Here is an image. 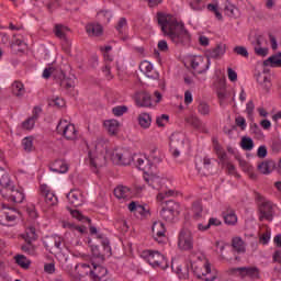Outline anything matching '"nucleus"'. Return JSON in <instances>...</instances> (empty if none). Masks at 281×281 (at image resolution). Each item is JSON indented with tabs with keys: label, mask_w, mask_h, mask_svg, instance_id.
<instances>
[{
	"label": "nucleus",
	"mask_w": 281,
	"mask_h": 281,
	"mask_svg": "<svg viewBox=\"0 0 281 281\" xmlns=\"http://www.w3.org/2000/svg\"><path fill=\"white\" fill-rule=\"evenodd\" d=\"M233 52L234 54H237V56H243V58H249V52L245 46H235L233 48Z\"/></svg>",
	"instance_id": "53"
},
{
	"label": "nucleus",
	"mask_w": 281,
	"mask_h": 281,
	"mask_svg": "<svg viewBox=\"0 0 281 281\" xmlns=\"http://www.w3.org/2000/svg\"><path fill=\"white\" fill-rule=\"evenodd\" d=\"M181 214V205L172 200L165 203L160 211V218L166 223H175L177 216Z\"/></svg>",
	"instance_id": "5"
},
{
	"label": "nucleus",
	"mask_w": 281,
	"mask_h": 281,
	"mask_svg": "<svg viewBox=\"0 0 281 281\" xmlns=\"http://www.w3.org/2000/svg\"><path fill=\"white\" fill-rule=\"evenodd\" d=\"M92 268L89 263H80V269H83V276H90L93 281H106V274L109 273V270L106 268L91 263Z\"/></svg>",
	"instance_id": "7"
},
{
	"label": "nucleus",
	"mask_w": 281,
	"mask_h": 281,
	"mask_svg": "<svg viewBox=\"0 0 281 281\" xmlns=\"http://www.w3.org/2000/svg\"><path fill=\"white\" fill-rule=\"evenodd\" d=\"M22 146H23L25 153H32V150H34V138H32V137L23 138Z\"/></svg>",
	"instance_id": "49"
},
{
	"label": "nucleus",
	"mask_w": 281,
	"mask_h": 281,
	"mask_svg": "<svg viewBox=\"0 0 281 281\" xmlns=\"http://www.w3.org/2000/svg\"><path fill=\"white\" fill-rule=\"evenodd\" d=\"M232 247L237 251V254H245V241L240 237H234L232 239Z\"/></svg>",
	"instance_id": "38"
},
{
	"label": "nucleus",
	"mask_w": 281,
	"mask_h": 281,
	"mask_svg": "<svg viewBox=\"0 0 281 281\" xmlns=\"http://www.w3.org/2000/svg\"><path fill=\"white\" fill-rule=\"evenodd\" d=\"M43 245L50 254H63L65 247V239L58 235L46 236L43 239Z\"/></svg>",
	"instance_id": "8"
},
{
	"label": "nucleus",
	"mask_w": 281,
	"mask_h": 281,
	"mask_svg": "<svg viewBox=\"0 0 281 281\" xmlns=\"http://www.w3.org/2000/svg\"><path fill=\"white\" fill-rule=\"evenodd\" d=\"M226 46L225 44H217L215 47L210 48L205 52L206 59L209 60H218L225 56Z\"/></svg>",
	"instance_id": "15"
},
{
	"label": "nucleus",
	"mask_w": 281,
	"mask_h": 281,
	"mask_svg": "<svg viewBox=\"0 0 281 281\" xmlns=\"http://www.w3.org/2000/svg\"><path fill=\"white\" fill-rule=\"evenodd\" d=\"M99 19L103 21V23H111V19H113V13L111 11L102 10L98 13Z\"/></svg>",
	"instance_id": "52"
},
{
	"label": "nucleus",
	"mask_w": 281,
	"mask_h": 281,
	"mask_svg": "<svg viewBox=\"0 0 281 281\" xmlns=\"http://www.w3.org/2000/svg\"><path fill=\"white\" fill-rule=\"evenodd\" d=\"M255 109H256V105L254 104V101L252 100L248 101L246 104V113L249 120H254Z\"/></svg>",
	"instance_id": "60"
},
{
	"label": "nucleus",
	"mask_w": 281,
	"mask_h": 281,
	"mask_svg": "<svg viewBox=\"0 0 281 281\" xmlns=\"http://www.w3.org/2000/svg\"><path fill=\"white\" fill-rule=\"evenodd\" d=\"M266 67H281V57L278 55L269 57L263 61Z\"/></svg>",
	"instance_id": "44"
},
{
	"label": "nucleus",
	"mask_w": 281,
	"mask_h": 281,
	"mask_svg": "<svg viewBox=\"0 0 281 281\" xmlns=\"http://www.w3.org/2000/svg\"><path fill=\"white\" fill-rule=\"evenodd\" d=\"M170 116H168L167 114H161L160 116H157L156 124L157 126L164 127L168 124Z\"/></svg>",
	"instance_id": "59"
},
{
	"label": "nucleus",
	"mask_w": 281,
	"mask_h": 281,
	"mask_svg": "<svg viewBox=\"0 0 281 281\" xmlns=\"http://www.w3.org/2000/svg\"><path fill=\"white\" fill-rule=\"evenodd\" d=\"M132 161L136 164L139 170H148L150 168V160L145 155L135 154L132 156Z\"/></svg>",
	"instance_id": "21"
},
{
	"label": "nucleus",
	"mask_w": 281,
	"mask_h": 281,
	"mask_svg": "<svg viewBox=\"0 0 281 281\" xmlns=\"http://www.w3.org/2000/svg\"><path fill=\"white\" fill-rule=\"evenodd\" d=\"M168 196H175V191L168 190L158 193L157 201H164V199H168Z\"/></svg>",
	"instance_id": "62"
},
{
	"label": "nucleus",
	"mask_w": 281,
	"mask_h": 281,
	"mask_svg": "<svg viewBox=\"0 0 281 281\" xmlns=\"http://www.w3.org/2000/svg\"><path fill=\"white\" fill-rule=\"evenodd\" d=\"M91 251L93 258H97L99 262H104L105 256H111V245H109V240L102 241V247L100 249L99 246H91Z\"/></svg>",
	"instance_id": "13"
},
{
	"label": "nucleus",
	"mask_w": 281,
	"mask_h": 281,
	"mask_svg": "<svg viewBox=\"0 0 281 281\" xmlns=\"http://www.w3.org/2000/svg\"><path fill=\"white\" fill-rule=\"evenodd\" d=\"M178 247L183 251H190L194 248V239L192 238V232L188 228H182L179 234Z\"/></svg>",
	"instance_id": "11"
},
{
	"label": "nucleus",
	"mask_w": 281,
	"mask_h": 281,
	"mask_svg": "<svg viewBox=\"0 0 281 281\" xmlns=\"http://www.w3.org/2000/svg\"><path fill=\"white\" fill-rule=\"evenodd\" d=\"M139 70L142 71V74H145L147 78H151L153 80H157V78H159V74L155 71L153 64H150V61L148 60H144L140 63Z\"/></svg>",
	"instance_id": "19"
},
{
	"label": "nucleus",
	"mask_w": 281,
	"mask_h": 281,
	"mask_svg": "<svg viewBox=\"0 0 281 281\" xmlns=\"http://www.w3.org/2000/svg\"><path fill=\"white\" fill-rule=\"evenodd\" d=\"M12 93L16 98H22V95H25V86L21 81H14L11 86Z\"/></svg>",
	"instance_id": "35"
},
{
	"label": "nucleus",
	"mask_w": 281,
	"mask_h": 281,
	"mask_svg": "<svg viewBox=\"0 0 281 281\" xmlns=\"http://www.w3.org/2000/svg\"><path fill=\"white\" fill-rule=\"evenodd\" d=\"M224 12L226 16H231V19H236V16L239 14L238 8L232 3L225 5Z\"/></svg>",
	"instance_id": "43"
},
{
	"label": "nucleus",
	"mask_w": 281,
	"mask_h": 281,
	"mask_svg": "<svg viewBox=\"0 0 281 281\" xmlns=\"http://www.w3.org/2000/svg\"><path fill=\"white\" fill-rule=\"evenodd\" d=\"M151 232L157 243H162L164 238H166V225H164L162 222H154Z\"/></svg>",
	"instance_id": "17"
},
{
	"label": "nucleus",
	"mask_w": 281,
	"mask_h": 281,
	"mask_svg": "<svg viewBox=\"0 0 281 281\" xmlns=\"http://www.w3.org/2000/svg\"><path fill=\"white\" fill-rule=\"evenodd\" d=\"M272 262L281 265V250H276L272 255Z\"/></svg>",
	"instance_id": "63"
},
{
	"label": "nucleus",
	"mask_w": 281,
	"mask_h": 281,
	"mask_svg": "<svg viewBox=\"0 0 281 281\" xmlns=\"http://www.w3.org/2000/svg\"><path fill=\"white\" fill-rule=\"evenodd\" d=\"M184 122L189 124V126H192V128H195V131H201V132L205 131V125L203 124L201 119H199V116L194 114H191L184 117Z\"/></svg>",
	"instance_id": "22"
},
{
	"label": "nucleus",
	"mask_w": 281,
	"mask_h": 281,
	"mask_svg": "<svg viewBox=\"0 0 281 281\" xmlns=\"http://www.w3.org/2000/svg\"><path fill=\"white\" fill-rule=\"evenodd\" d=\"M144 179L148 186L154 188V190H159L161 188V183H164V178L157 176V175H145Z\"/></svg>",
	"instance_id": "25"
},
{
	"label": "nucleus",
	"mask_w": 281,
	"mask_h": 281,
	"mask_svg": "<svg viewBox=\"0 0 281 281\" xmlns=\"http://www.w3.org/2000/svg\"><path fill=\"white\" fill-rule=\"evenodd\" d=\"M192 218L194 221H203L205 213H203V204L201 202H194L191 207Z\"/></svg>",
	"instance_id": "27"
},
{
	"label": "nucleus",
	"mask_w": 281,
	"mask_h": 281,
	"mask_svg": "<svg viewBox=\"0 0 281 281\" xmlns=\"http://www.w3.org/2000/svg\"><path fill=\"white\" fill-rule=\"evenodd\" d=\"M10 184H12V180H10V176L8 175V171L0 167V186L1 188H10Z\"/></svg>",
	"instance_id": "39"
},
{
	"label": "nucleus",
	"mask_w": 281,
	"mask_h": 281,
	"mask_svg": "<svg viewBox=\"0 0 281 281\" xmlns=\"http://www.w3.org/2000/svg\"><path fill=\"white\" fill-rule=\"evenodd\" d=\"M158 49L159 52H168V42L166 40L159 41L158 42Z\"/></svg>",
	"instance_id": "64"
},
{
	"label": "nucleus",
	"mask_w": 281,
	"mask_h": 281,
	"mask_svg": "<svg viewBox=\"0 0 281 281\" xmlns=\"http://www.w3.org/2000/svg\"><path fill=\"white\" fill-rule=\"evenodd\" d=\"M50 170L53 172H58L59 175H65V172H68L69 170V165H67L65 160H56L50 167Z\"/></svg>",
	"instance_id": "34"
},
{
	"label": "nucleus",
	"mask_w": 281,
	"mask_h": 281,
	"mask_svg": "<svg viewBox=\"0 0 281 281\" xmlns=\"http://www.w3.org/2000/svg\"><path fill=\"white\" fill-rule=\"evenodd\" d=\"M190 65L195 74H205L210 69L211 61L207 57L193 56L190 60Z\"/></svg>",
	"instance_id": "12"
},
{
	"label": "nucleus",
	"mask_w": 281,
	"mask_h": 281,
	"mask_svg": "<svg viewBox=\"0 0 281 281\" xmlns=\"http://www.w3.org/2000/svg\"><path fill=\"white\" fill-rule=\"evenodd\" d=\"M58 78L60 80V87L63 89H66L67 91H71V89H75L76 87V76H65V72L63 70L58 71Z\"/></svg>",
	"instance_id": "16"
},
{
	"label": "nucleus",
	"mask_w": 281,
	"mask_h": 281,
	"mask_svg": "<svg viewBox=\"0 0 281 281\" xmlns=\"http://www.w3.org/2000/svg\"><path fill=\"white\" fill-rule=\"evenodd\" d=\"M4 190H8L9 199H11L13 203H23V200L25 199V193L14 188V186H12V182Z\"/></svg>",
	"instance_id": "20"
},
{
	"label": "nucleus",
	"mask_w": 281,
	"mask_h": 281,
	"mask_svg": "<svg viewBox=\"0 0 281 281\" xmlns=\"http://www.w3.org/2000/svg\"><path fill=\"white\" fill-rule=\"evenodd\" d=\"M35 124H36L35 119H32V116H31L22 123V128H24V131H32V128H34Z\"/></svg>",
	"instance_id": "58"
},
{
	"label": "nucleus",
	"mask_w": 281,
	"mask_h": 281,
	"mask_svg": "<svg viewBox=\"0 0 281 281\" xmlns=\"http://www.w3.org/2000/svg\"><path fill=\"white\" fill-rule=\"evenodd\" d=\"M53 32L57 38L67 42V34H69V29L66 25L55 24Z\"/></svg>",
	"instance_id": "31"
},
{
	"label": "nucleus",
	"mask_w": 281,
	"mask_h": 281,
	"mask_svg": "<svg viewBox=\"0 0 281 281\" xmlns=\"http://www.w3.org/2000/svg\"><path fill=\"white\" fill-rule=\"evenodd\" d=\"M198 113H200V115H210V104L200 102L198 105Z\"/></svg>",
	"instance_id": "57"
},
{
	"label": "nucleus",
	"mask_w": 281,
	"mask_h": 281,
	"mask_svg": "<svg viewBox=\"0 0 281 281\" xmlns=\"http://www.w3.org/2000/svg\"><path fill=\"white\" fill-rule=\"evenodd\" d=\"M143 258L154 269H168V259L157 250H145L143 251Z\"/></svg>",
	"instance_id": "4"
},
{
	"label": "nucleus",
	"mask_w": 281,
	"mask_h": 281,
	"mask_svg": "<svg viewBox=\"0 0 281 281\" xmlns=\"http://www.w3.org/2000/svg\"><path fill=\"white\" fill-rule=\"evenodd\" d=\"M76 269H78V272H79L80 274H78V273H72V274H70V280H71V281H83L82 278H85V276H87V274L83 273V271H86V270L82 269V268H80V265H78V266L76 267Z\"/></svg>",
	"instance_id": "56"
},
{
	"label": "nucleus",
	"mask_w": 281,
	"mask_h": 281,
	"mask_svg": "<svg viewBox=\"0 0 281 281\" xmlns=\"http://www.w3.org/2000/svg\"><path fill=\"white\" fill-rule=\"evenodd\" d=\"M186 136L181 133H175L170 137V144L173 148H183Z\"/></svg>",
	"instance_id": "33"
},
{
	"label": "nucleus",
	"mask_w": 281,
	"mask_h": 281,
	"mask_svg": "<svg viewBox=\"0 0 281 281\" xmlns=\"http://www.w3.org/2000/svg\"><path fill=\"white\" fill-rule=\"evenodd\" d=\"M89 160H90V168L93 170H98V168H102L104 165V156H95V154L89 151Z\"/></svg>",
	"instance_id": "29"
},
{
	"label": "nucleus",
	"mask_w": 281,
	"mask_h": 281,
	"mask_svg": "<svg viewBox=\"0 0 281 281\" xmlns=\"http://www.w3.org/2000/svg\"><path fill=\"white\" fill-rule=\"evenodd\" d=\"M257 170L261 175H271L276 170V161L273 160H265L257 166Z\"/></svg>",
	"instance_id": "24"
},
{
	"label": "nucleus",
	"mask_w": 281,
	"mask_h": 281,
	"mask_svg": "<svg viewBox=\"0 0 281 281\" xmlns=\"http://www.w3.org/2000/svg\"><path fill=\"white\" fill-rule=\"evenodd\" d=\"M254 45L255 54H257V56H267V54H269L268 48L260 47V37H257L256 43Z\"/></svg>",
	"instance_id": "48"
},
{
	"label": "nucleus",
	"mask_w": 281,
	"mask_h": 281,
	"mask_svg": "<svg viewBox=\"0 0 281 281\" xmlns=\"http://www.w3.org/2000/svg\"><path fill=\"white\" fill-rule=\"evenodd\" d=\"M60 70L56 71V69L54 67H48L45 68L43 71V78H45L46 80L53 76L54 78H56V74H58Z\"/></svg>",
	"instance_id": "61"
},
{
	"label": "nucleus",
	"mask_w": 281,
	"mask_h": 281,
	"mask_svg": "<svg viewBox=\"0 0 281 281\" xmlns=\"http://www.w3.org/2000/svg\"><path fill=\"white\" fill-rule=\"evenodd\" d=\"M192 271L196 278L205 281H214L218 278V271L212 269V263L205 257L191 263Z\"/></svg>",
	"instance_id": "2"
},
{
	"label": "nucleus",
	"mask_w": 281,
	"mask_h": 281,
	"mask_svg": "<svg viewBox=\"0 0 281 281\" xmlns=\"http://www.w3.org/2000/svg\"><path fill=\"white\" fill-rule=\"evenodd\" d=\"M22 238L25 240V243H32V240H36V228H34V226L27 227L25 234L22 235Z\"/></svg>",
	"instance_id": "41"
},
{
	"label": "nucleus",
	"mask_w": 281,
	"mask_h": 281,
	"mask_svg": "<svg viewBox=\"0 0 281 281\" xmlns=\"http://www.w3.org/2000/svg\"><path fill=\"white\" fill-rule=\"evenodd\" d=\"M240 146L243 150H254V139L250 137H243Z\"/></svg>",
	"instance_id": "51"
},
{
	"label": "nucleus",
	"mask_w": 281,
	"mask_h": 281,
	"mask_svg": "<svg viewBox=\"0 0 281 281\" xmlns=\"http://www.w3.org/2000/svg\"><path fill=\"white\" fill-rule=\"evenodd\" d=\"M273 207H276V205H273V203L271 202H263L259 209L260 211V221H262L263 218L266 221H273Z\"/></svg>",
	"instance_id": "18"
},
{
	"label": "nucleus",
	"mask_w": 281,
	"mask_h": 281,
	"mask_svg": "<svg viewBox=\"0 0 281 281\" xmlns=\"http://www.w3.org/2000/svg\"><path fill=\"white\" fill-rule=\"evenodd\" d=\"M158 25L164 34L170 38L175 45H188L190 43V33L186 30L183 22L177 21L171 14L157 13Z\"/></svg>",
	"instance_id": "1"
},
{
	"label": "nucleus",
	"mask_w": 281,
	"mask_h": 281,
	"mask_svg": "<svg viewBox=\"0 0 281 281\" xmlns=\"http://www.w3.org/2000/svg\"><path fill=\"white\" fill-rule=\"evenodd\" d=\"M86 32L88 36H102V25L97 24V23H90L86 25Z\"/></svg>",
	"instance_id": "32"
},
{
	"label": "nucleus",
	"mask_w": 281,
	"mask_h": 281,
	"mask_svg": "<svg viewBox=\"0 0 281 281\" xmlns=\"http://www.w3.org/2000/svg\"><path fill=\"white\" fill-rule=\"evenodd\" d=\"M14 258L19 267H22V269H30L31 262L27 257H25L24 255H16Z\"/></svg>",
	"instance_id": "47"
},
{
	"label": "nucleus",
	"mask_w": 281,
	"mask_h": 281,
	"mask_svg": "<svg viewBox=\"0 0 281 281\" xmlns=\"http://www.w3.org/2000/svg\"><path fill=\"white\" fill-rule=\"evenodd\" d=\"M148 160L153 161L154 164H161L164 161V154L157 146H153L149 150Z\"/></svg>",
	"instance_id": "30"
},
{
	"label": "nucleus",
	"mask_w": 281,
	"mask_h": 281,
	"mask_svg": "<svg viewBox=\"0 0 281 281\" xmlns=\"http://www.w3.org/2000/svg\"><path fill=\"white\" fill-rule=\"evenodd\" d=\"M38 205L43 210H49V207L58 205V196H56V193L47 184L40 186Z\"/></svg>",
	"instance_id": "3"
},
{
	"label": "nucleus",
	"mask_w": 281,
	"mask_h": 281,
	"mask_svg": "<svg viewBox=\"0 0 281 281\" xmlns=\"http://www.w3.org/2000/svg\"><path fill=\"white\" fill-rule=\"evenodd\" d=\"M171 269L172 271H175V273H177V276H179L180 279L182 280L188 279V276H189L188 269L182 268L181 266L175 262L171 263Z\"/></svg>",
	"instance_id": "40"
},
{
	"label": "nucleus",
	"mask_w": 281,
	"mask_h": 281,
	"mask_svg": "<svg viewBox=\"0 0 281 281\" xmlns=\"http://www.w3.org/2000/svg\"><path fill=\"white\" fill-rule=\"evenodd\" d=\"M138 124L140 128H150V124H153V117L148 113H140L138 115Z\"/></svg>",
	"instance_id": "36"
},
{
	"label": "nucleus",
	"mask_w": 281,
	"mask_h": 281,
	"mask_svg": "<svg viewBox=\"0 0 281 281\" xmlns=\"http://www.w3.org/2000/svg\"><path fill=\"white\" fill-rule=\"evenodd\" d=\"M209 12H213L218 21H223V14L218 11V4L210 3L207 4Z\"/></svg>",
	"instance_id": "55"
},
{
	"label": "nucleus",
	"mask_w": 281,
	"mask_h": 281,
	"mask_svg": "<svg viewBox=\"0 0 281 281\" xmlns=\"http://www.w3.org/2000/svg\"><path fill=\"white\" fill-rule=\"evenodd\" d=\"M222 214L226 225L234 226L236 223H238V216L236 215V211L233 209H227Z\"/></svg>",
	"instance_id": "28"
},
{
	"label": "nucleus",
	"mask_w": 281,
	"mask_h": 281,
	"mask_svg": "<svg viewBox=\"0 0 281 281\" xmlns=\"http://www.w3.org/2000/svg\"><path fill=\"white\" fill-rule=\"evenodd\" d=\"M21 249L24 254H27V256H38L36 246L32 245V241H26V244L21 246Z\"/></svg>",
	"instance_id": "42"
},
{
	"label": "nucleus",
	"mask_w": 281,
	"mask_h": 281,
	"mask_svg": "<svg viewBox=\"0 0 281 281\" xmlns=\"http://www.w3.org/2000/svg\"><path fill=\"white\" fill-rule=\"evenodd\" d=\"M111 159L113 164H116L117 166H130L133 161V156L128 149L115 148L111 154Z\"/></svg>",
	"instance_id": "9"
},
{
	"label": "nucleus",
	"mask_w": 281,
	"mask_h": 281,
	"mask_svg": "<svg viewBox=\"0 0 281 281\" xmlns=\"http://www.w3.org/2000/svg\"><path fill=\"white\" fill-rule=\"evenodd\" d=\"M56 131L58 135L66 138L67 142H76L79 137V132L76 125L69 123L67 120H60L57 124Z\"/></svg>",
	"instance_id": "6"
},
{
	"label": "nucleus",
	"mask_w": 281,
	"mask_h": 281,
	"mask_svg": "<svg viewBox=\"0 0 281 281\" xmlns=\"http://www.w3.org/2000/svg\"><path fill=\"white\" fill-rule=\"evenodd\" d=\"M136 105L140 108L153 106V99L150 98V94L147 92H139L136 95Z\"/></svg>",
	"instance_id": "23"
},
{
	"label": "nucleus",
	"mask_w": 281,
	"mask_h": 281,
	"mask_svg": "<svg viewBox=\"0 0 281 281\" xmlns=\"http://www.w3.org/2000/svg\"><path fill=\"white\" fill-rule=\"evenodd\" d=\"M112 113L115 117H122L125 113H128V106L126 105H116L112 109Z\"/></svg>",
	"instance_id": "50"
},
{
	"label": "nucleus",
	"mask_w": 281,
	"mask_h": 281,
	"mask_svg": "<svg viewBox=\"0 0 281 281\" xmlns=\"http://www.w3.org/2000/svg\"><path fill=\"white\" fill-rule=\"evenodd\" d=\"M239 166L245 170L246 172H249L250 179H256V173H252L254 167L249 166L247 161L245 160H239Z\"/></svg>",
	"instance_id": "54"
},
{
	"label": "nucleus",
	"mask_w": 281,
	"mask_h": 281,
	"mask_svg": "<svg viewBox=\"0 0 281 281\" xmlns=\"http://www.w3.org/2000/svg\"><path fill=\"white\" fill-rule=\"evenodd\" d=\"M115 30L119 34H126V30H128V22L126 21V18H121L119 20L115 25Z\"/></svg>",
	"instance_id": "46"
},
{
	"label": "nucleus",
	"mask_w": 281,
	"mask_h": 281,
	"mask_svg": "<svg viewBox=\"0 0 281 281\" xmlns=\"http://www.w3.org/2000/svg\"><path fill=\"white\" fill-rule=\"evenodd\" d=\"M127 207L130 212H133L134 214L144 215V212H146V209L135 201L131 202Z\"/></svg>",
	"instance_id": "45"
},
{
	"label": "nucleus",
	"mask_w": 281,
	"mask_h": 281,
	"mask_svg": "<svg viewBox=\"0 0 281 281\" xmlns=\"http://www.w3.org/2000/svg\"><path fill=\"white\" fill-rule=\"evenodd\" d=\"M104 126L110 135H117V131H120V122L117 120L105 121Z\"/></svg>",
	"instance_id": "37"
},
{
	"label": "nucleus",
	"mask_w": 281,
	"mask_h": 281,
	"mask_svg": "<svg viewBox=\"0 0 281 281\" xmlns=\"http://www.w3.org/2000/svg\"><path fill=\"white\" fill-rule=\"evenodd\" d=\"M68 202L72 207H80V205L85 204V193L80 191V189H72L67 194Z\"/></svg>",
	"instance_id": "14"
},
{
	"label": "nucleus",
	"mask_w": 281,
	"mask_h": 281,
	"mask_svg": "<svg viewBox=\"0 0 281 281\" xmlns=\"http://www.w3.org/2000/svg\"><path fill=\"white\" fill-rule=\"evenodd\" d=\"M132 195L133 193L128 187L119 186L114 189V196H116V199L120 201H126V199H131Z\"/></svg>",
	"instance_id": "26"
},
{
	"label": "nucleus",
	"mask_w": 281,
	"mask_h": 281,
	"mask_svg": "<svg viewBox=\"0 0 281 281\" xmlns=\"http://www.w3.org/2000/svg\"><path fill=\"white\" fill-rule=\"evenodd\" d=\"M233 273H237L241 280H260V268L258 267H238L233 269Z\"/></svg>",
	"instance_id": "10"
}]
</instances>
